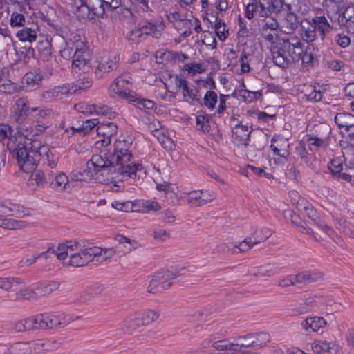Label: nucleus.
Here are the masks:
<instances>
[{
	"mask_svg": "<svg viewBox=\"0 0 354 354\" xmlns=\"http://www.w3.org/2000/svg\"><path fill=\"white\" fill-rule=\"evenodd\" d=\"M20 131L21 132H17L8 138L7 147L15 153L19 168L24 172L29 173L35 171L40 160L41 150H45L46 147L41 146L39 141L28 139V133L24 132L25 129L21 128Z\"/></svg>",
	"mask_w": 354,
	"mask_h": 354,
	"instance_id": "1",
	"label": "nucleus"
},
{
	"mask_svg": "<svg viewBox=\"0 0 354 354\" xmlns=\"http://www.w3.org/2000/svg\"><path fill=\"white\" fill-rule=\"evenodd\" d=\"M73 320L69 314L44 313L16 322L12 327L15 332L31 330H55L64 328Z\"/></svg>",
	"mask_w": 354,
	"mask_h": 354,
	"instance_id": "2",
	"label": "nucleus"
},
{
	"mask_svg": "<svg viewBox=\"0 0 354 354\" xmlns=\"http://www.w3.org/2000/svg\"><path fill=\"white\" fill-rule=\"evenodd\" d=\"M133 142L131 138L118 139L114 143V151L111 158L115 166H117V171L122 176L131 178L136 177V173L142 169L140 163L129 164L133 158Z\"/></svg>",
	"mask_w": 354,
	"mask_h": 354,
	"instance_id": "3",
	"label": "nucleus"
},
{
	"mask_svg": "<svg viewBox=\"0 0 354 354\" xmlns=\"http://www.w3.org/2000/svg\"><path fill=\"white\" fill-rule=\"evenodd\" d=\"M60 55L66 59H73L72 68L74 70L86 73L91 68L90 51L82 41H77L71 46L67 45L60 50Z\"/></svg>",
	"mask_w": 354,
	"mask_h": 354,
	"instance_id": "4",
	"label": "nucleus"
},
{
	"mask_svg": "<svg viewBox=\"0 0 354 354\" xmlns=\"http://www.w3.org/2000/svg\"><path fill=\"white\" fill-rule=\"evenodd\" d=\"M114 254L115 250L113 248L86 247L83 243L81 250L73 255L71 261H69V265L73 267H82L91 261L103 262L111 259Z\"/></svg>",
	"mask_w": 354,
	"mask_h": 354,
	"instance_id": "5",
	"label": "nucleus"
},
{
	"mask_svg": "<svg viewBox=\"0 0 354 354\" xmlns=\"http://www.w3.org/2000/svg\"><path fill=\"white\" fill-rule=\"evenodd\" d=\"M165 29V24L162 19L153 21H144L131 30L127 35L128 41L132 44H138L144 41L148 35L158 38Z\"/></svg>",
	"mask_w": 354,
	"mask_h": 354,
	"instance_id": "6",
	"label": "nucleus"
},
{
	"mask_svg": "<svg viewBox=\"0 0 354 354\" xmlns=\"http://www.w3.org/2000/svg\"><path fill=\"white\" fill-rule=\"evenodd\" d=\"M159 313L154 310L147 309L131 313L127 317L126 322L128 329L136 330L141 326H147L155 322L159 317Z\"/></svg>",
	"mask_w": 354,
	"mask_h": 354,
	"instance_id": "7",
	"label": "nucleus"
},
{
	"mask_svg": "<svg viewBox=\"0 0 354 354\" xmlns=\"http://www.w3.org/2000/svg\"><path fill=\"white\" fill-rule=\"evenodd\" d=\"M177 277V274L171 271L164 270L156 273L147 288L149 293L156 294L161 292L169 288L172 281Z\"/></svg>",
	"mask_w": 354,
	"mask_h": 354,
	"instance_id": "8",
	"label": "nucleus"
},
{
	"mask_svg": "<svg viewBox=\"0 0 354 354\" xmlns=\"http://www.w3.org/2000/svg\"><path fill=\"white\" fill-rule=\"evenodd\" d=\"M167 19L179 32L180 37L186 38L192 34L193 15L178 12L169 13Z\"/></svg>",
	"mask_w": 354,
	"mask_h": 354,
	"instance_id": "9",
	"label": "nucleus"
},
{
	"mask_svg": "<svg viewBox=\"0 0 354 354\" xmlns=\"http://www.w3.org/2000/svg\"><path fill=\"white\" fill-rule=\"evenodd\" d=\"M80 5L77 6L79 12L86 10V17L89 20H95L96 18H103L106 8L102 0H79Z\"/></svg>",
	"mask_w": 354,
	"mask_h": 354,
	"instance_id": "10",
	"label": "nucleus"
},
{
	"mask_svg": "<svg viewBox=\"0 0 354 354\" xmlns=\"http://www.w3.org/2000/svg\"><path fill=\"white\" fill-rule=\"evenodd\" d=\"M84 242L82 241L69 240L59 243L57 250H51L50 253L57 256L59 260H64L67 257L69 261L73 258L80 250Z\"/></svg>",
	"mask_w": 354,
	"mask_h": 354,
	"instance_id": "11",
	"label": "nucleus"
},
{
	"mask_svg": "<svg viewBox=\"0 0 354 354\" xmlns=\"http://www.w3.org/2000/svg\"><path fill=\"white\" fill-rule=\"evenodd\" d=\"M270 149L274 156L279 158L274 159L276 164H283L287 161L290 155V145L288 139L280 136H275L271 139Z\"/></svg>",
	"mask_w": 354,
	"mask_h": 354,
	"instance_id": "12",
	"label": "nucleus"
},
{
	"mask_svg": "<svg viewBox=\"0 0 354 354\" xmlns=\"http://www.w3.org/2000/svg\"><path fill=\"white\" fill-rule=\"evenodd\" d=\"M118 126L111 122H102L97 125V134L100 139L95 142V147L101 149L111 144V137L116 134Z\"/></svg>",
	"mask_w": 354,
	"mask_h": 354,
	"instance_id": "13",
	"label": "nucleus"
},
{
	"mask_svg": "<svg viewBox=\"0 0 354 354\" xmlns=\"http://www.w3.org/2000/svg\"><path fill=\"white\" fill-rule=\"evenodd\" d=\"M279 44L282 48V52L288 53L294 62L300 60L301 55L303 53V44L298 37L290 36L287 39H283L282 42Z\"/></svg>",
	"mask_w": 354,
	"mask_h": 354,
	"instance_id": "14",
	"label": "nucleus"
},
{
	"mask_svg": "<svg viewBox=\"0 0 354 354\" xmlns=\"http://www.w3.org/2000/svg\"><path fill=\"white\" fill-rule=\"evenodd\" d=\"M252 131V127L243 125L238 122V123L232 128V142L238 147H247Z\"/></svg>",
	"mask_w": 354,
	"mask_h": 354,
	"instance_id": "15",
	"label": "nucleus"
},
{
	"mask_svg": "<svg viewBox=\"0 0 354 354\" xmlns=\"http://www.w3.org/2000/svg\"><path fill=\"white\" fill-rule=\"evenodd\" d=\"M113 167L115 165L111 158L110 159H104L101 155L95 154L87 162L86 170L91 176H93L100 171H105L109 167Z\"/></svg>",
	"mask_w": 354,
	"mask_h": 354,
	"instance_id": "16",
	"label": "nucleus"
},
{
	"mask_svg": "<svg viewBox=\"0 0 354 354\" xmlns=\"http://www.w3.org/2000/svg\"><path fill=\"white\" fill-rule=\"evenodd\" d=\"M31 111L35 113L33 117L38 123L37 130L39 131L43 132L50 126L48 121L53 119L55 115L51 109L44 106L32 107Z\"/></svg>",
	"mask_w": 354,
	"mask_h": 354,
	"instance_id": "17",
	"label": "nucleus"
},
{
	"mask_svg": "<svg viewBox=\"0 0 354 354\" xmlns=\"http://www.w3.org/2000/svg\"><path fill=\"white\" fill-rule=\"evenodd\" d=\"M30 102L28 97H21L15 101V110L13 114L14 120L19 124H23L27 120L31 111Z\"/></svg>",
	"mask_w": 354,
	"mask_h": 354,
	"instance_id": "18",
	"label": "nucleus"
},
{
	"mask_svg": "<svg viewBox=\"0 0 354 354\" xmlns=\"http://www.w3.org/2000/svg\"><path fill=\"white\" fill-rule=\"evenodd\" d=\"M337 20L340 27L345 28L348 33L354 34V4L347 5L338 15Z\"/></svg>",
	"mask_w": 354,
	"mask_h": 354,
	"instance_id": "19",
	"label": "nucleus"
},
{
	"mask_svg": "<svg viewBox=\"0 0 354 354\" xmlns=\"http://www.w3.org/2000/svg\"><path fill=\"white\" fill-rule=\"evenodd\" d=\"M120 57L117 53H105L98 62L97 71L109 73L117 69Z\"/></svg>",
	"mask_w": 354,
	"mask_h": 354,
	"instance_id": "20",
	"label": "nucleus"
},
{
	"mask_svg": "<svg viewBox=\"0 0 354 354\" xmlns=\"http://www.w3.org/2000/svg\"><path fill=\"white\" fill-rule=\"evenodd\" d=\"M259 16L262 18L270 17L281 10L283 4L281 0H259Z\"/></svg>",
	"mask_w": 354,
	"mask_h": 354,
	"instance_id": "21",
	"label": "nucleus"
},
{
	"mask_svg": "<svg viewBox=\"0 0 354 354\" xmlns=\"http://www.w3.org/2000/svg\"><path fill=\"white\" fill-rule=\"evenodd\" d=\"M318 298L316 296H309L305 298L302 303L289 309V314L297 316L319 308Z\"/></svg>",
	"mask_w": 354,
	"mask_h": 354,
	"instance_id": "22",
	"label": "nucleus"
},
{
	"mask_svg": "<svg viewBox=\"0 0 354 354\" xmlns=\"http://www.w3.org/2000/svg\"><path fill=\"white\" fill-rule=\"evenodd\" d=\"M270 50L273 62L279 67L285 69L295 63L293 60H291L292 58L288 55V53L282 52V48L280 46H270Z\"/></svg>",
	"mask_w": 354,
	"mask_h": 354,
	"instance_id": "23",
	"label": "nucleus"
},
{
	"mask_svg": "<svg viewBox=\"0 0 354 354\" xmlns=\"http://www.w3.org/2000/svg\"><path fill=\"white\" fill-rule=\"evenodd\" d=\"M328 168L333 178L337 180L342 183L351 181L352 177L351 175L342 172L343 165L340 159L335 158L331 160L328 165Z\"/></svg>",
	"mask_w": 354,
	"mask_h": 354,
	"instance_id": "24",
	"label": "nucleus"
},
{
	"mask_svg": "<svg viewBox=\"0 0 354 354\" xmlns=\"http://www.w3.org/2000/svg\"><path fill=\"white\" fill-rule=\"evenodd\" d=\"M334 121L339 129H344L346 133H354V115L347 112H340L335 115Z\"/></svg>",
	"mask_w": 354,
	"mask_h": 354,
	"instance_id": "25",
	"label": "nucleus"
},
{
	"mask_svg": "<svg viewBox=\"0 0 354 354\" xmlns=\"http://www.w3.org/2000/svg\"><path fill=\"white\" fill-rule=\"evenodd\" d=\"M131 77L129 73H125L117 77L110 85L109 91L112 93H115L124 98V93H127L129 90L124 88V84L131 83Z\"/></svg>",
	"mask_w": 354,
	"mask_h": 354,
	"instance_id": "26",
	"label": "nucleus"
},
{
	"mask_svg": "<svg viewBox=\"0 0 354 354\" xmlns=\"http://www.w3.org/2000/svg\"><path fill=\"white\" fill-rule=\"evenodd\" d=\"M124 95L125 99L140 109L151 110L155 105L152 100L142 98L133 91H129L127 93H124Z\"/></svg>",
	"mask_w": 354,
	"mask_h": 354,
	"instance_id": "27",
	"label": "nucleus"
},
{
	"mask_svg": "<svg viewBox=\"0 0 354 354\" xmlns=\"http://www.w3.org/2000/svg\"><path fill=\"white\" fill-rule=\"evenodd\" d=\"M257 333H247L244 335L238 336L234 342H230L231 346L234 348H237L238 351H241L242 347H249L250 346H261L262 343H257L258 338L256 335Z\"/></svg>",
	"mask_w": 354,
	"mask_h": 354,
	"instance_id": "28",
	"label": "nucleus"
},
{
	"mask_svg": "<svg viewBox=\"0 0 354 354\" xmlns=\"http://www.w3.org/2000/svg\"><path fill=\"white\" fill-rule=\"evenodd\" d=\"M299 21L297 16L292 12L286 14L279 24L281 30L286 34H290L298 27Z\"/></svg>",
	"mask_w": 354,
	"mask_h": 354,
	"instance_id": "29",
	"label": "nucleus"
},
{
	"mask_svg": "<svg viewBox=\"0 0 354 354\" xmlns=\"http://www.w3.org/2000/svg\"><path fill=\"white\" fill-rule=\"evenodd\" d=\"M39 27L37 24H32L30 27L23 26L16 33V37L21 41L32 43L37 39Z\"/></svg>",
	"mask_w": 354,
	"mask_h": 354,
	"instance_id": "30",
	"label": "nucleus"
},
{
	"mask_svg": "<svg viewBox=\"0 0 354 354\" xmlns=\"http://www.w3.org/2000/svg\"><path fill=\"white\" fill-rule=\"evenodd\" d=\"M312 21L304 19L301 21V35L306 42H311L316 39L317 32Z\"/></svg>",
	"mask_w": 354,
	"mask_h": 354,
	"instance_id": "31",
	"label": "nucleus"
},
{
	"mask_svg": "<svg viewBox=\"0 0 354 354\" xmlns=\"http://www.w3.org/2000/svg\"><path fill=\"white\" fill-rule=\"evenodd\" d=\"M281 268L277 264H266L254 267L250 270V274L255 277H271L277 274Z\"/></svg>",
	"mask_w": 354,
	"mask_h": 354,
	"instance_id": "32",
	"label": "nucleus"
},
{
	"mask_svg": "<svg viewBox=\"0 0 354 354\" xmlns=\"http://www.w3.org/2000/svg\"><path fill=\"white\" fill-rule=\"evenodd\" d=\"M45 174L46 173L41 169L35 171L28 180L27 185L30 189L34 191L36 190L37 187H44V185L48 183Z\"/></svg>",
	"mask_w": 354,
	"mask_h": 354,
	"instance_id": "33",
	"label": "nucleus"
},
{
	"mask_svg": "<svg viewBox=\"0 0 354 354\" xmlns=\"http://www.w3.org/2000/svg\"><path fill=\"white\" fill-rule=\"evenodd\" d=\"M326 324V321L323 317L317 316L308 317L301 323L304 330L311 329L313 332L324 329Z\"/></svg>",
	"mask_w": 354,
	"mask_h": 354,
	"instance_id": "34",
	"label": "nucleus"
},
{
	"mask_svg": "<svg viewBox=\"0 0 354 354\" xmlns=\"http://www.w3.org/2000/svg\"><path fill=\"white\" fill-rule=\"evenodd\" d=\"M184 101L194 105L196 104H201V95L199 90L194 86H190L189 84L181 91Z\"/></svg>",
	"mask_w": 354,
	"mask_h": 354,
	"instance_id": "35",
	"label": "nucleus"
},
{
	"mask_svg": "<svg viewBox=\"0 0 354 354\" xmlns=\"http://www.w3.org/2000/svg\"><path fill=\"white\" fill-rule=\"evenodd\" d=\"M313 21L316 32L319 33L322 39L324 40L326 35L332 30V26L324 16L316 17L313 19Z\"/></svg>",
	"mask_w": 354,
	"mask_h": 354,
	"instance_id": "36",
	"label": "nucleus"
},
{
	"mask_svg": "<svg viewBox=\"0 0 354 354\" xmlns=\"http://www.w3.org/2000/svg\"><path fill=\"white\" fill-rule=\"evenodd\" d=\"M52 39L48 37H41L38 41L37 48L41 57L44 60H48L52 55Z\"/></svg>",
	"mask_w": 354,
	"mask_h": 354,
	"instance_id": "37",
	"label": "nucleus"
},
{
	"mask_svg": "<svg viewBox=\"0 0 354 354\" xmlns=\"http://www.w3.org/2000/svg\"><path fill=\"white\" fill-rule=\"evenodd\" d=\"M62 344L61 341L56 339H39L34 344L37 352L50 351L57 349Z\"/></svg>",
	"mask_w": 354,
	"mask_h": 354,
	"instance_id": "38",
	"label": "nucleus"
},
{
	"mask_svg": "<svg viewBox=\"0 0 354 354\" xmlns=\"http://www.w3.org/2000/svg\"><path fill=\"white\" fill-rule=\"evenodd\" d=\"M59 286V283L55 281H42L35 283V288L37 290V295L38 296L49 295L53 291L57 290Z\"/></svg>",
	"mask_w": 354,
	"mask_h": 354,
	"instance_id": "39",
	"label": "nucleus"
},
{
	"mask_svg": "<svg viewBox=\"0 0 354 354\" xmlns=\"http://www.w3.org/2000/svg\"><path fill=\"white\" fill-rule=\"evenodd\" d=\"M43 79V74L40 71H35L27 73L23 77L24 82L30 88H38Z\"/></svg>",
	"mask_w": 354,
	"mask_h": 354,
	"instance_id": "40",
	"label": "nucleus"
},
{
	"mask_svg": "<svg viewBox=\"0 0 354 354\" xmlns=\"http://www.w3.org/2000/svg\"><path fill=\"white\" fill-rule=\"evenodd\" d=\"M23 284H25V281L20 277L11 276L0 277V289L6 292L12 291L14 287Z\"/></svg>",
	"mask_w": 354,
	"mask_h": 354,
	"instance_id": "41",
	"label": "nucleus"
},
{
	"mask_svg": "<svg viewBox=\"0 0 354 354\" xmlns=\"http://www.w3.org/2000/svg\"><path fill=\"white\" fill-rule=\"evenodd\" d=\"M69 183L68 176L63 172L56 174L52 180L50 182V185L52 189L58 192L66 190L68 189L67 185Z\"/></svg>",
	"mask_w": 354,
	"mask_h": 354,
	"instance_id": "42",
	"label": "nucleus"
},
{
	"mask_svg": "<svg viewBox=\"0 0 354 354\" xmlns=\"http://www.w3.org/2000/svg\"><path fill=\"white\" fill-rule=\"evenodd\" d=\"M28 225L27 223L22 220H15L0 216V227L10 230L22 229Z\"/></svg>",
	"mask_w": 354,
	"mask_h": 354,
	"instance_id": "43",
	"label": "nucleus"
},
{
	"mask_svg": "<svg viewBox=\"0 0 354 354\" xmlns=\"http://www.w3.org/2000/svg\"><path fill=\"white\" fill-rule=\"evenodd\" d=\"M312 350L316 354H332L336 351V346L330 342L315 341L312 344Z\"/></svg>",
	"mask_w": 354,
	"mask_h": 354,
	"instance_id": "44",
	"label": "nucleus"
},
{
	"mask_svg": "<svg viewBox=\"0 0 354 354\" xmlns=\"http://www.w3.org/2000/svg\"><path fill=\"white\" fill-rule=\"evenodd\" d=\"M4 205L5 207H3V209H0V213L1 214L16 217H22L26 214L24 207L19 204L5 201Z\"/></svg>",
	"mask_w": 354,
	"mask_h": 354,
	"instance_id": "45",
	"label": "nucleus"
},
{
	"mask_svg": "<svg viewBox=\"0 0 354 354\" xmlns=\"http://www.w3.org/2000/svg\"><path fill=\"white\" fill-rule=\"evenodd\" d=\"M305 141L311 151H317L319 149H326L328 142L326 139H322L317 136L306 135Z\"/></svg>",
	"mask_w": 354,
	"mask_h": 354,
	"instance_id": "46",
	"label": "nucleus"
},
{
	"mask_svg": "<svg viewBox=\"0 0 354 354\" xmlns=\"http://www.w3.org/2000/svg\"><path fill=\"white\" fill-rule=\"evenodd\" d=\"M303 98L308 102H317L322 98V93L319 90H317L315 86H308L304 91Z\"/></svg>",
	"mask_w": 354,
	"mask_h": 354,
	"instance_id": "47",
	"label": "nucleus"
},
{
	"mask_svg": "<svg viewBox=\"0 0 354 354\" xmlns=\"http://www.w3.org/2000/svg\"><path fill=\"white\" fill-rule=\"evenodd\" d=\"M37 297L39 296L37 295L35 284H33L30 287L21 288L19 292H17V299L28 300Z\"/></svg>",
	"mask_w": 354,
	"mask_h": 354,
	"instance_id": "48",
	"label": "nucleus"
},
{
	"mask_svg": "<svg viewBox=\"0 0 354 354\" xmlns=\"http://www.w3.org/2000/svg\"><path fill=\"white\" fill-rule=\"evenodd\" d=\"M238 96L245 102H251L254 100L261 98L262 93L261 91H250L248 90H241L238 93Z\"/></svg>",
	"mask_w": 354,
	"mask_h": 354,
	"instance_id": "49",
	"label": "nucleus"
},
{
	"mask_svg": "<svg viewBox=\"0 0 354 354\" xmlns=\"http://www.w3.org/2000/svg\"><path fill=\"white\" fill-rule=\"evenodd\" d=\"M95 109L94 113L105 116L109 119L115 118L117 115L116 113L113 111L112 108L105 104H95Z\"/></svg>",
	"mask_w": 354,
	"mask_h": 354,
	"instance_id": "50",
	"label": "nucleus"
},
{
	"mask_svg": "<svg viewBox=\"0 0 354 354\" xmlns=\"http://www.w3.org/2000/svg\"><path fill=\"white\" fill-rule=\"evenodd\" d=\"M256 242V239L252 240L250 236L245 238L239 245H235L233 248V253L244 252L249 250Z\"/></svg>",
	"mask_w": 354,
	"mask_h": 354,
	"instance_id": "51",
	"label": "nucleus"
},
{
	"mask_svg": "<svg viewBox=\"0 0 354 354\" xmlns=\"http://www.w3.org/2000/svg\"><path fill=\"white\" fill-rule=\"evenodd\" d=\"M187 203L193 207H201V190H194L186 194Z\"/></svg>",
	"mask_w": 354,
	"mask_h": 354,
	"instance_id": "52",
	"label": "nucleus"
},
{
	"mask_svg": "<svg viewBox=\"0 0 354 354\" xmlns=\"http://www.w3.org/2000/svg\"><path fill=\"white\" fill-rule=\"evenodd\" d=\"M209 119L210 117L207 114L197 115L196 125L198 129L203 132H209L210 130Z\"/></svg>",
	"mask_w": 354,
	"mask_h": 354,
	"instance_id": "53",
	"label": "nucleus"
},
{
	"mask_svg": "<svg viewBox=\"0 0 354 354\" xmlns=\"http://www.w3.org/2000/svg\"><path fill=\"white\" fill-rule=\"evenodd\" d=\"M279 28V24L277 22V21L272 17V15L270 17L268 18H263L261 19V25L260 30H271L272 32L273 30H277V29Z\"/></svg>",
	"mask_w": 354,
	"mask_h": 354,
	"instance_id": "54",
	"label": "nucleus"
},
{
	"mask_svg": "<svg viewBox=\"0 0 354 354\" xmlns=\"http://www.w3.org/2000/svg\"><path fill=\"white\" fill-rule=\"evenodd\" d=\"M272 234V232L268 228H262L259 230H256L254 233L250 236L252 240L256 239L255 244L259 243L261 241H264L267 239H268Z\"/></svg>",
	"mask_w": 354,
	"mask_h": 354,
	"instance_id": "55",
	"label": "nucleus"
},
{
	"mask_svg": "<svg viewBox=\"0 0 354 354\" xmlns=\"http://www.w3.org/2000/svg\"><path fill=\"white\" fill-rule=\"evenodd\" d=\"M217 94L213 91H207L203 97V104L209 109H213L217 102Z\"/></svg>",
	"mask_w": 354,
	"mask_h": 354,
	"instance_id": "56",
	"label": "nucleus"
},
{
	"mask_svg": "<svg viewBox=\"0 0 354 354\" xmlns=\"http://www.w3.org/2000/svg\"><path fill=\"white\" fill-rule=\"evenodd\" d=\"M260 31L262 37L270 44V46H276L275 44H277L279 39L277 30H273L274 32L271 30H261Z\"/></svg>",
	"mask_w": 354,
	"mask_h": 354,
	"instance_id": "57",
	"label": "nucleus"
},
{
	"mask_svg": "<svg viewBox=\"0 0 354 354\" xmlns=\"http://www.w3.org/2000/svg\"><path fill=\"white\" fill-rule=\"evenodd\" d=\"M74 109L79 113L84 115H91L94 113L95 104H89L86 102H79L74 105Z\"/></svg>",
	"mask_w": 354,
	"mask_h": 354,
	"instance_id": "58",
	"label": "nucleus"
},
{
	"mask_svg": "<svg viewBox=\"0 0 354 354\" xmlns=\"http://www.w3.org/2000/svg\"><path fill=\"white\" fill-rule=\"evenodd\" d=\"M42 97L46 102H48L59 101L62 100L57 87L44 91L42 94Z\"/></svg>",
	"mask_w": 354,
	"mask_h": 354,
	"instance_id": "59",
	"label": "nucleus"
},
{
	"mask_svg": "<svg viewBox=\"0 0 354 354\" xmlns=\"http://www.w3.org/2000/svg\"><path fill=\"white\" fill-rule=\"evenodd\" d=\"M102 291V287L100 286H97L95 287L88 288L85 290V291L81 295L80 300L81 301H85L91 298L95 297V295L100 293Z\"/></svg>",
	"mask_w": 354,
	"mask_h": 354,
	"instance_id": "60",
	"label": "nucleus"
},
{
	"mask_svg": "<svg viewBox=\"0 0 354 354\" xmlns=\"http://www.w3.org/2000/svg\"><path fill=\"white\" fill-rule=\"evenodd\" d=\"M259 1H253L251 3H249L245 8L244 15L248 19H252L255 13H259Z\"/></svg>",
	"mask_w": 354,
	"mask_h": 354,
	"instance_id": "61",
	"label": "nucleus"
},
{
	"mask_svg": "<svg viewBox=\"0 0 354 354\" xmlns=\"http://www.w3.org/2000/svg\"><path fill=\"white\" fill-rule=\"evenodd\" d=\"M16 90V85L10 80L0 77V92L3 93H12Z\"/></svg>",
	"mask_w": 354,
	"mask_h": 354,
	"instance_id": "62",
	"label": "nucleus"
},
{
	"mask_svg": "<svg viewBox=\"0 0 354 354\" xmlns=\"http://www.w3.org/2000/svg\"><path fill=\"white\" fill-rule=\"evenodd\" d=\"M214 28L216 35L219 39L223 41L227 38L228 30H225V25L223 21H221V20H218V19L216 18Z\"/></svg>",
	"mask_w": 354,
	"mask_h": 354,
	"instance_id": "63",
	"label": "nucleus"
},
{
	"mask_svg": "<svg viewBox=\"0 0 354 354\" xmlns=\"http://www.w3.org/2000/svg\"><path fill=\"white\" fill-rule=\"evenodd\" d=\"M26 19L24 15L13 12L10 16V24L12 27L24 26Z\"/></svg>",
	"mask_w": 354,
	"mask_h": 354,
	"instance_id": "64",
	"label": "nucleus"
}]
</instances>
